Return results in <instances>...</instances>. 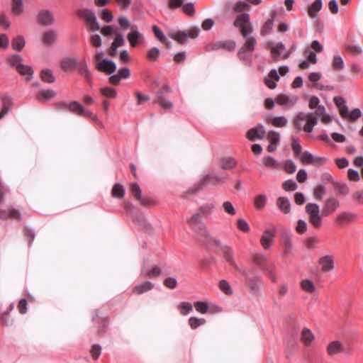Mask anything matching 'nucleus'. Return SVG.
Instances as JSON below:
<instances>
[{"mask_svg":"<svg viewBox=\"0 0 363 363\" xmlns=\"http://www.w3.org/2000/svg\"><path fill=\"white\" fill-rule=\"evenodd\" d=\"M319 264L324 272H329L334 268V259L332 255H325L320 258Z\"/></svg>","mask_w":363,"mask_h":363,"instance_id":"393cba45","label":"nucleus"},{"mask_svg":"<svg viewBox=\"0 0 363 363\" xmlns=\"http://www.w3.org/2000/svg\"><path fill=\"white\" fill-rule=\"evenodd\" d=\"M362 116V111L359 108L352 109L346 118H348L350 121L354 122Z\"/></svg>","mask_w":363,"mask_h":363,"instance_id":"69168bd1","label":"nucleus"},{"mask_svg":"<svg viewBox=\"0 0 363 363\" xmlns=\"http://www.w3.org/2000/svg\"><path fill=\"white\" fill-rule=\"evenodd\" d=\"M213 179L212 174L204 175L201 178L200 181L196 184H195V187H196L195 191H198V190L201 189V188H203V186H205L211 183H213Z\"/></svg>","mask_w":363,"mask_h":363,"instance_id":"ea45409f","label":"nucleus"},{"mask_svg":"<svg viewBox=\"0 0 363 363\" xmlns=\"http://www.w3.org/2000/svg\"><path fill=\"white\" fill-rule=\"evenodd\" d=\"M219 288L226 295H231L233 294V289L231 286H230L229 283L225 279H223L220 281Z\"/></svg>","mask_w":363,"mask_h":363,"instance_id":"680f3d73","label":"nucleus"},{"mask_svg":"<svg viewBox=\"0 0 363 363\" xmlns=\"http://www.w3.org/2000/svg\"><path fill=\"white\" fill-rule=\"evenodd\" d=\"M154 287V285L152 282L149 281H146L140 284L136 285L133 287L132 291L135 294H142L147 291H150Z\"/></svg>","mask_w":363,"mask_h":363,"instance_id":"c85d7f7f","label":"nucleus"},{"mask_svg":"<svg viewBox=\"0 0 363 363\" xmlns=\"http://www.w3.org/2000/svg\"><path fill=\"white\" fill-rule=\"evenodd\" d=\"M96 68L99 72L106 73L107 74H111L116 71V65L113 60L104 59L96 64Z\"/></svg>","mask_w":363,"mask_h":363,"instance_id":"ddd939ff","label":"nucleus"},{"mask_svg":"<svg viewBox=\"0 0 363 363\" xmlns=\"http://www.w3.org/2000/svg\"><path fill=\"white\" fill-rule=\"evenodd\" d=\"M268 140L270 143L279 145L280 142V135L278 132L274 130H270L267 135Z\"/></svg>","mask_w":363,"mask_h":363,"instance_id":"0e129e2a","label":"nucleus"},{"mask_svg":"<svg viewBox=\"0 0 363 363\" xmlns=\"http://www.w3.org/2000/svg\"><path fill=\"white\" fill-rule=\"evenodd\" d=\"M333 185L337 195L345 196L350 194V188L345 183L333 182Z\"/></svg>","mask_w":363,"mask_h":363,"instance_id":"2f4dec72","label":"nucleus"},{"mask_svg":"<svg viewBox=\"0 0 363 363\" xmlns=\"http://www.w3.org/2000/svg\"><path fill=\"white\" fill-rule=\"evenodd\" d=\"M262 163L267 168L278 169L279 167L278 161L270 155L264 157L262 158Z\"/></svg>","mask_w":363,"mask_h":363,"instance_id":"4c0bfd02","label":"nucleus"},{"mask_svg":"<svg viewBox=\"0 0 363 363\" xmlns=\"http://www.w3.org/2000/svg\"><path fill=\"white\" fill-rule=\"evenodd\" d=\"M101 93L103 96L108 98L113 99L117 96L116 90L112 87H103L101 89Z\"/></svg>","mask_w":363,"mask_h":363,"instance_id":"bf43d9fd","label":"nucleus"},{"mask_svg":"<svg viewBox=\"0 0 363 363\" xmlns=\"http://www.w3.org/2000/svg\"><path fill=\"white\" fill-rule=\"evenodd\" d=\"M57 38V32L54 30H49L44 33L42 37V41L44 44L50 45L53 44Z\"/></svg>","mask_w":363,"mask_h":363,"instance_id":"c756f323","label":"nucleus"},{"mask_svg":"<svg viewBox=\"0 0 363 363\" xmlns=\"http://www.w3.org/2000/svg\"><path fill=\"white\" fill-rule=\"evenodd\" d=\"M301 286L303 290L308 293H313L315 290V287L313 281L310 279H304L301 282Z\"/></svg>","mask_w":363,"mask_h":363,"instance_id":"603ef678","label":"nucleus"},{"mask_svg":"<svg viewBox=\"0 0 363 363\" xmlns=\"http://www.w3.org/2000/svg\"><path fill=\"white\" fill-rule=\"evenodd\" d=\"M357 218V215L356 213L350 211H345L337 215L335 218V223L337 225L342 226L356 220Z\"/></svg>","mask_w":363,"mask_h":363,"instance_id":"dca6fc26","label":"nucleus"},{"mask_svg":"<svg viewBox=\"0 0 363 363\" xmlns=\"http://www.w3.org/2000/svg\"><path fill=\"white\" fill-rule=\"evenodd\" d=\"M247 37L243 38L245 40L243 45L238 52V57L245 64H250L252 62V52L257 45V40L251 34H247Z\"/></svg>","mask_w":363,"mask_h":363,"instance_id":"20e7f679","label":"nucleus"},{"mask_svg":"<svg viewBox=\"0 0 363 363\" xmlns=\"http://www.w3.org/2000/svg\"><path fill=\"white\" fill-rule=\"evenodd\" d=\"M213 208V203H207L200 207L197 212L187 219V222L196 233V239L200 242H208L211 240V236L201 219L207 217Z\"/></svg>","mask_w":363,"mask_h":363,"instance_id":"f03ea898","label":"nucleus"},{"mask_svg":"<svg viewBox=\"0 0 363 363\" xmlns=\"http://www.w3.org/2000/svg\"><path fill=\"white\" fill-rule=\"evenodd\" d=\"M162 273V270L160 267L155 265L150 269H146L144 266L142 267L141 275L143 277L154 278L160 276Z\"/></svg>","mask_w":363,"mask_h":363,"instance_id":"bb28decb","label":"nucleus"},{"mask_svg":"<svg viewBox=\"0 0 363 363\" xmlns=\"http://www.w3.org/2000/svg\"><path fill=\"white\" fill-rule=\"evenodd\" d=\"M206 320L204 318H198L196 317H191L189 319V324L191 329H196L199 326L204 325Z\"/></svg>","mask_w":363,"mask_h":363,"instance_id":"4d7b16f0","label":"nucleus"},{"mask_svg":"<svg viewBox=\"0 0 363 363\" xmlns=\"http://www.w3.org/2000/svg\"><path fill=\"white\" fill-rule=\"evenodd\" d=\"M340 206L339 201L334 197L328 198L322 208L317 203H308L306 205V213L308 215L309 223L315 228H318L322 225L323 216H328L334 213Z\"/></svg>","mask_w":363,"mask_h":363,"instance_id":"f257e3e1","label":"nucleus"},{"mask_svg":"<svg viewBox=\"0 0 363 363\" xmlns=\"http://www.w3.org/2000/svg\"><path fill=\"white\" fill-rule=\"evenodd\" d=\"M250 8V6L247 1H239L235 4L234 10L235 11L240 12L245 10H249Z\"/></svg>","mask_w":363,"mask_h":363,"instance_id":"338daca9","label":"nucleus"},{"mask_svg":"<svg viewBox=\"0 0 363 363\" xmlns=\"http://www.w3.org/2000/svg\"><path fill=\"white\" fill-rule=\"evenodd\" d=\"M333 67L335 70H340L344 67V61L341 56L337 55L333 57Z\"/></svg>","mask_w":363,"mask_h":363,"instance_id":"e2e57ef3","label":"nucleus"},{"mask_svg":"<svg viewBox=\"0 0 363 363\" xmlns=\"http://www.w3.org/2000/svg\"><path fill=\"white\" fill-rule=\"evenodd\" d=\"M325 194V187L323 184L317 185L313 190V196L315 199L321 201Z\"/></svg>","mask_w":363,"mask_h":363,"instance_id":"3c124183","label":"nucleus"},{"mask_svg":"<svg viewBox=\"0 0 363 363\" xmlns=\"http://www.w3.org/2000/svg\"><path fill=\"white\" fill-rule=\"evenodd\" d=\"M6 60L11 67H15L16 69L18 67V65L23 63V58L21 55L17 54L9 56Z\"/></svg>","mask_w":363,"mask_h":363,"instance_id":"e433bc0d","label":"nucleus"},{"mask_svg":"<svg viewBox=\"0 0 363 363\" xmlns=\"http://www.w3.org/2000/svg\"><path fill=\"white\" fill-rule=\"evenodd\" d=\"M62 104L67 106L71 112L79 116L82 115V113L84 111V108L82 104L76 101H71L69 104L63 102Z\"/></svg>","mask_w":363,"mask_h":363,"instance_id":"473e14b6","label":"nucleus"},{"mask_svg":"<svg viewBox=\"0 0 363 363\" xmlns=\"http://www.w3.org/2000/svg\"><path fill=\"white\" fill-rule=\"evenodd\" d=\"M12 12L17 16L22 14L24 11L23 0H12Z\"/></svg>","mask_w":363,"mask_h":363,"instance_id":"37998d69","label":"nucleus"},{"mask_svg":"<svg viewBox=\"0 0 363 363\" xmlns=\"http://www.w3.org/2000/svg\"><path fill=\"white\" fill-rule=\"evenodd\" d=\"M21 212L10 206L6 210L0 208V218L3 220H6L9 218L21 220Z\"/></svg>","mask_w":363,"mask_h":363,"instance_id":"a211bd4d","label":"nucleus"},{"mask_svg":"<svg viewBox=\"0 0 363 363\" xmlns=\"http://www.w3.org/2000/svg\"><path fill=\"white\" fill-rule=\"evenodd\" d=\"M170 91V88L167 84H164L160 89L156 92L155 102L161 105L166 110H172L173 104L166 98V94Z\"/></svg>","mask_w":363,"mask_h":363,"instance_id":"1a4fd4ad","label":"nucleus"},{"mask_svg":"<svg viewBox=\"0 0 363 363\" xmlns=\"http://www.w3.org/2000/svg\"><path fill=\"white\" fill-rule=\"evenodd\" d=\"M276 15V11H273L271 13V18L267 19L266 22L262 26L260 29V35L262 36H266L272 33L274 27V20Z\"/></svg>","mask_w":363,"mask_h":363,"instance_id":"412c9836","label":"nucleus"},{"mask_svg":"<svg viewBox=\"0 0 363 363\" xmlns=\"http://www.w3.org/2000/svg\"><path fill=\"white\" fill-rule=\"evenodd\" d=\"M297 101L296 96H289L286 94H279L276 98V102L287 108L292 107Z\"/></svg>","mask_w":363,"mask_h":363,"instance_id":"6ab92c4d","label":"nucleus"},{"mask_svg":"<svg viewBox=\"0 0 363 363\" xmlns=\"http://www.w3.org/2000/svg\"><path fill=\"white\" fill-rule=\"evenodd\" d=\"M240 272L247 280V286L250 293L255 296L260 295V286L263 284V279L261 277H250L246 270L242 269Z\"/></svg>","mask_w":363,"mask_h":363,"instance_id":"6e6552de","label":"nucleus"},{"mask_svg":"<svg viewBox=\"0 0 363 363\" xmlns=\"http://www.w3.org/2000/svg\"><path fill=\"white\" fill-rule=\"evenodd\" d=\"M134 221L139 225L141 228L146 230L151 229L150 224L146 220L145 216L142 213L137 214L133 218Z\"/></svg>","mask_w":363,"mask_h":363,"instance_id":"a19ab883","label":"nucleus"},{"mask_svg":"<svg viewBox=\"0 0 363 363\" xmlns=\"http://www.w3.org/2000/svg\"><path fill=\"white\" fill-rule=\"evenodd\" d=\"M169 36L181 44H184L188 38V34L185 31L172 33L169 34Z\"/></svg>","mask_w":363,"mask_h":363,"instance_id":"de8ad7c7","label":"nucleus"},{"mask_svg":"<svg viewBox=\"0 0 363 363\" xmlns=\"http://www.w3.org/2000/svg\"><path fill=\"white\" fill-rule=\"evenodd\" d=\"M271 123L274 127L283 128V127H286L287 125L288 120L284 116H277V117L273 118L271 120Z\"/></svg>","mask_w":363,"mask_h":363,"instance_id":"c03bdc74","label":"nucleus"},{"mask_svg":"<svg viewBox=\"0 0 363 363\" xmlns=\"http://www.w3.org/2000/svg\"><path fill=\"white\" fill-rule=\"evenodd\" d=\"M233 25L235 27L240 28L242 38L247 37V34H252L253 32V26L250 22V15L247 13L239 14L236 17Z\"/></svg>","mask_w":363,"mask_h":363,"instance_id":"39448f33","label":"nucleus"},{"mask_svg":"<svg viewBox=\"0 0 363 363\" xmlns=\"http://www.w3.org/2000/svg\"><path fill=\"white\" fill-rule=\"evenodd\" d=\"M111 194L113 197L116 198H123L125 195L124 187L119 184H115L113 186Z\"/></svg>","mask_w":363,"mask_h":363,"instance_id":"8fccbe9b","label":"nucleus"},{"mask_svg":"<svg viewBox=\"0 0 363 363\" xmlns=\"http://www.w3.org/2000/svg\"><path fill=\"white\" fill-rule=\"evenodd\" d=\"M333 101L339 108L340 116L342 118H346L348 115V107L344 98L342 96H335Z\"/></svg>","mask_w":363,"mask_h":363,"instance_id":"a878e982","label":"nucleus"},{"mask_svg":"<svg viewBox=\"0 0 363 363\" xmlns=\"http://www.w3.org/2000/svg\"><path fill=\"white\" fill-rule=\"evenodd\" d=\"M16 70L21 75L23 76L33 74V70L32 67L23 63L21 65H18V67L16 69Z\"/></svg>","mask_w":363,"mask_h":363,"instance_id":"5fc2aeb1","label":"nucleus"},{"mask_svg":"<svg viewBox=\"0 0 363 363\" xmlns=\"http://www.w3.org/2000/svg\"><path fill=\"white\" fill-rule=\"evenodd\" d=\"M265 135V129L262 124H258L257 125L250 128L246 134L247 138L250 140H256L262 139Z\"/></svg>","mask_w":363,"mask_h":363,"instance_id":"4468645a","label":"nucleus"},{"mask_svg":"<svg viewBox=\"0 0 363 363\" xmlns=\"http://www.w3.org/2000/svg\"><path fill=\"white\" fill-rule=\"evenodd\" d=\"M314 109L313 113L299 112L296 114L294 124L298 131L303 129L307 133L312 132L313 127L318 122V118L325 113V108L323 105H319Z\"/></svg>","mask_w":363,"mask_h":363,"instance_id":"7ed1b4c3","label":"nucleus"},{"mask_svg":"<svg viewBox=\"0 0 363 363\" xmlns=\"http://www.w3.org/2000/svg\"><path fill=\"white\" fill-rule=\"evenodd\" d=\"M56 95L55 91L52 89L41 90L38 94V99L42 102L51 99Z\"/></svg>","mask_w":363,"mask_h":363,"instance_id":"58836bf2","label":"nucleus"},{"mask_svg":"<svg viewBox=\"0 0 363 363\" xmlns=\"http://www.w3.org/2000/svg\"><path fill=\"white\" fill-rule=\"evenodd\" d=\"M75 68L78 70L79 74L84 77L86 82L92 86V74L88 68L86 62L85 60H82L81 62L77 61V65Z\"/></svg>","mask_w":363,"mask_h":363,"instance_id":"f8f14e48","label":"nucleus"},{"mask_svg":"<svg viewBox=\"0 0 363 363\" xmlns=\"http://www.w3.org/2000/svg\"><path fill=\"white\" fill-rule=\"evenodd\" d=\"M282 187L286 191H293L298 188V186L293 179H287L283 182Z\"/></svg>","mask_w":363,"mask_h":363,"instance_id":"052dcab7","label":"nucleus"},{"mask_svg":"<svg viewBox=\"0 0 363 363\" xmlns=\"http://www.w3.org/2000/svg\"><path fill=\"white\" fill-rule=\"evenodd\" d=\"M291 148L296 157H298L301 154L302 147L298 138H292Z\"/></svg>","mask_w":363,"mask_h":363,"instance_id":"864d4df0","label":"nucleus"},{"mask_svg":"<svg viewBox=\"0 0 363 363\" xmlns=\"http://www.w3.org/2000/svg\"><path fill=\"white\" fill-rule=\"evenodd\" d=\"M236 47V43L233 40L216 41L206 45L207 51H213L223 49L227 51H233Z\"/></svg>","mask_w":363,"mask_h":363,"instance_id":"9d476101","label":"nucleus"},{"mask_svg":"<svg viewBox=\"0 0 363 363\" xmlns=\"http://www.w3.org/2000/svg\"><path fill=\"white\" fill-rule=\"evenodd\" d=\"M284 170L289 174H293L296 170V165L291 160H287L284 163Z\"/></svg>","mask_w":363,"mask_h":363,"instance_id":"774afa93","label":"nucleus"},{"mask_svg":"<svg viewBox=\"0 0 363 363\" xmlns=\"http://www.w3.org/2000/svg\"><path fill=\"white\" fill-rule=\"evenodd\" d=\"M211 242H213L216 246L220 247V250L223 254V257L225 260L231 266H233L235 269L240 271L241 269L239 268L237 263L235 262L234 258V251L233 248L228 245H221V242L219 240L216 238H213L211 237V240L208 242H203V244H208Z\"/></svg>","mask_w":363,"mask_h":363,"instance_id":"423d86ee","label":"nucleus"},{"mask_svg":"<svg viewBox=\"0 0 363 363\" xmlns=\"http://www.w3.org/2000/svg\"><path fill=\"white\" fill-rule=\"evenodd\" d=\"M220 166L223 169L230 170L235 167L236 160L232 157H223L220 160Z\"/></svg>","mask_w":363,"mask_h":363,"instance_id":"7c9ffc66","label":"nucleus"},{"mask_svg":"<svg viewBox=\"0 0 363 363\" xmlns=\"http://www.w3.org/2000/svg\"><path fill=\"white\" fill-rule=\"evenodd\" d=\"M275 236L274 229H267L264 230L261 237L260 242L264 249H269Z\"/></svg>","mask_w":363,"mask_h":363,"instance_id":"f3484780","label":"nucleus"},{"mask_svg":"<svg viewBox=\"0 0 363 363\" xmlns=\"http://www.w3.org/2000/svg\"><path fill=\"white\" fill-rule=\"evenodd\" d=\"M194 306L196 311L201 314H205L208 311V305L204 301H196L194 303Z\"/></svg>","mask_w":363,"mask_h":363,"instance_id":"6e6d98bb","label":"nucleus"},{"mask_svg":"<svg viewBox=\"0 0 363 363\" xmlns=\"http://www.w3.org/2000/svg\"><path fill=\"white\" fill-rule=\"evenodd\" d=\"M60 65L61 68L64 71L67 72L75 68L77 65V60L73 57L65 58L61 61Z\"/></svg>","mask_w":363,"mask_h":363,"instance_id":"c9c22d12","label":"nucleus"},{"mask_svg":"<svg viewBox=\"0 0 363 363\" xmlns=\"http://www.w3.org/2000/svg\"><path fill=\"white\" fill-rule=\"evenodd\" d=\"M298 157L303 164H312L315 160V157L308 151L302 152Z\"/></svg>","mask_w":363,"mask_h":363,"instance_id":"49530a36","label":"nucleus"},{"mask_svg":"<svg viewBox=\"0 0 363 363\" xmlns=\"http://www.w3.org/2000/svg\"><path fill=\"white\" fill-rule=\"evenodd\" d=\"M41 79L46 83H52L55 80L52 72L49 69H43L40 73Z\"/></svg>","mask_w":363,"mask_h":363,"instance_id":"a18cd8bd","label":"nucleus"},{"mask_svg":"<svg viewBox=\"0 0 363 363\" xmlns=\"http://www.w3.org/2000/svg\"><path fill=\"white\" fill-rule=\"evenodd\" d=\"M267 202V197L264 194H259L255 199V206L257 209L263 208Z\"/></svg>","mask_w":363,"mask_h":363,"instance_id":"13d9d810","label":"nucleus"},{"mask_svg":"<svg viewBox=\"0 0 363 363\" xmlns=\"http://www.w3.org/2000/svg\"><path fill=\"white\" fill-rule=\"evenodd\" d=\"M92 321L98 324L97 333L99 335L104 333L107 328L108 322L106 319L99 317V313L97 310L94 311L92 316Z\"/></svg>","mask_w":363,"mask_h":363,"instance_id":"aec40b11","label":"nucleus"},{"mask_svg":"<svg viewBox=\"0 0 363 363\" xmlns=\"http://www.w3.org/2000/svg\"><path fill=\"white\" fill-rule=\"evenodd\" d=\"M277 205L279 209L284 214L289 213L291 211V203L287 197H279L277 200Z\"/></svg>","mask_w":363,"mask_h":363,"instance_id":"cd10ccee","label":"nucleus"},{"mask_svg":"<svg viewBox=\"0 0 363 363\" xmlns=\"http://www.w3.org/2000/svg\"><path fill=\"white\" fill-rule=\"evenodd\" d=\"M127 38L131 47L135 48L140 40H143L144 37L138 31V26L133 25L130 27V31L128 33Z\"/></svg>","mask_w":363,"mask_h":363,"instance_id":"2eb2a0df","label":"nucleus"},{"mask_svg":"<svg viewBox=\"0 0 363 363\" xmlns=\"http://www.w3.org/2000/svg\"><path fill=\"white\" fill-rule=\"evenodd\" d=\"M322 8V0H315L308 9V13L311 18H315L318 15V12Z\"/></svg>","mask_w":363,"mask_h":363,"instance_id":"f704fd0d","label":"nucleus"},{"mask_svg":"<svg viewBox=\"0 0 363 363\" xmlns=\"http://www.w3.org/2000/svg\"><path fill=\"white\" fill-rule=\"evenodd\" d=\"M77 13L79 17L86 21V25L91 30L96 31L99 30L100 26L96 16L92 10L89 9H79Z\"/></svg>","mask_w":363,"mask_h":363,"instance_id":"0eeeda50","label":"nucleus"},{"mask_svg":"<svg viewBox=\"0 0 363 363\" xmlns=\"http://www.w3.org/2000/svg\"><path fill=\"white\" fill-rule=\"evenodd\" d=\"M326 352L328 356L335 357L340 354L346 353L347 349L342 342L335 340L328 343L326 347Z\"/></svg>","mask_w":363,"mask_h":363,"instance_id":"9b49d317","label":"nucleus"},{"mask_svg":"<svg viewBox=\"0 0 363 363\" xmlns=\"http://www.w3.org/2000/svg\"><path fill=\"white\" fill-rule=\"evenodd\" d=\"M314 338V335L309 328H304L302 330L301 339L305 345H309L313 341Z\"/></svg>","mask_w":363,"mask_h":363,"instance_id":"72a5a7b5","label":"nucleus"},{"mask_svg":"<svg viewBox=\"0 0 363 363\" xmlns=\"http://www.w3.org/2000/svg\"><path fill=\"white\" fill-rule=\"evenodd\" d=\"M26 44L23 36L18 35L12 40V48L18 52L23 50Z\"/></svg>","mask_w":363,"mask_h":363,"instance_id":"79ce46f5","label":"nucleus"},{"mask_svg":"<svg viewBox=\"0 0 363 363\" xmlns=\"http://www.w3.org/2000/svg\"><path fill=\"white\" fill-rule=\"evenodd\" d=\"M193 309V306L191 303L183 301L178 306V310L182 315H188Z\"/></svg>","mask_w":363,"mask_h":363,"instance_id":"09e8293b","label":"nucleus"},{"mask_svg":"<svg viewBox=\"0 0 363 363\" xmlns=\"http://www.w3.org/2000/svg\"><path fill=\"white\" fill-rule=\"evenodd\" d=\"M38 21L41 25H51L54 22V17L50 11L48 10H43L38 13Z\"/></svg>","mask_w":363,"mask_h":363,"instance_id":"5701e85b","label":"nucleus"},{"mask_svg":"<svg viewBox=\"0 0 363 363\" xmlns=\"http://www.w3.org/2000/svg\"><path fill=\"white\" fill-rule=\"evenodd\" d=\"M267 47L270 48L272 57L274 60H277L278 56L285 50V45L282 43H277L276 45H274L273 41H269L267 43Z\"/></svg>","mask_w":363,"mask_h":363,"instance_id":"b1692460","label":"nucleus"},{"mask_svg":"<svg viewBox=\"0 0 363 363\" xmlns=\"http://www.w3.org/2000/svg\"><path fill=\"white\" fill-rule=\"evenodd\" d=\"M130 190L133 196L139 201L142 205L147 206L150 203V200L142 196V190L138 184H132Z\"/></svg>","mask_w":363,"mask_h":363,"instance_id":"4be33fe9","label":"nucleus"}]
</instances>
